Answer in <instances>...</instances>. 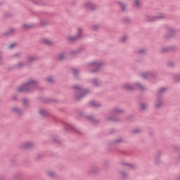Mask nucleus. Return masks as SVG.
I'll list each match as a JSON object with an SVG mask.
<instances>
[{
  "mask_svg": "<svg viewBox=\"0 0 180 180\" xmlns=\"http://www.w3.org/2000/svg\"><path fill=\"white\" fill-rule=\"evenodd\" d=\"M75 101H81L85 98L88 94H91V90L85 89L82 86H73Z\"/></svg>",
  "mask_w": 180,
  "mask_h": 180,
  "instance_id": "f257e3e1",
  "label": "nucleus"
},
{
  "mask_svg": "<svg viewBox=\"0 0 180 180\" xmlns=\"http://www.w3.org/2000/svg\"><path fill=\"white\" fill-rule=\"evenodd\" d=\"M39 82L36 80L29 79L26 83L20 86L18 92H32L34 88H37Z\"/></svg>",
  "mask_w": 180,
  "mask_h": 180,
  "instance_id": "f03ea898",
  "label": "nucleus"
},
{
  "mask_svg": "<svg viewBox=\"0 0 180 180\" xmlns=\"http://www.w3.org/2000/svg\"><path fill=\"white\" fill-rule=\"evenodd\" d=\"M134 4L136 8H140V0H135Z\"/></svg>",
  "mask_w": 180,
  "mask_h": 180,
  "instance_id": "c03bdc74",
  "label": "nucleus"
},
{
  "mask_svg": "<svg viewBox=\"0 0 180 180\" xmlns=\"http://www.w3.org/2000/svg\"><path fill=\"white\" fill-rule=\"evenodd\" d=\"M141 77L143 79H148V78H155L157 77V72H147L141 74Z\"/></svg>",
  "mask_w": 180,
  "mask_h": 180,
  "instance_id": "0eeeda50",
  "label": "nucleus"
},
{
  "mask_svg": "<svg viewBox=\"0 0 180 180\" xmlns=\"http://www.w3.org/2000/svg\"><path fill=\"white\" fill-rule=\"evenodd\" d=\"M174 81L176 82H180V75H176L174 76Z\"/></svg>",
  "mask_w": 180,
  "mask_h": 180,
  "instance_id": "79ce46f5",
  "label": "nucleus"
},
{
  "mask_svg": "<svg viewBox=\"0 0 180 180\" xmlns=\"http://www.w3.org/2000/svg\"><path fill=\"white\" fill-rule=\"evenodd\" d=\"M124 165H125V166L127 167L125 169H134V168H136V167L131 164L124 163Z\"/></svg>",
  "mask_w": 180,
  "mask_h": 180,
  "instance_id": "c756f323",
  "label": "nucleus"
},
{
  "mask_svg": "<svg viewBox=\"0 0 180 180\" xmlns=\"http://www.w3.org/2000/svg\"><path fill=\"white\" fill-rule=\"evenodd\" d=\"M174 62L167 63V67H169L170 68H172V67H174Z\"/></svg>",
  "mask_w": 180,
  "mask_h": 180,
  "instance_id": "de8ad7c7",
  "label": "nucleus"
},
{
  "mask_svg": "<svg viewBox=\"0 0 180 180\" xmlns=\"http://www.w3.org/2000/svg\"><path fill=\"white\" fill-rule=\"evenodd\" d=\"M53 142L56 143V144H61V139H60V138H58V137L53 138Z\"/></svg>",
  "mask_w": 180,
  "mask_h": 180,
  "instance_id": "e433bc0d",
  "label": "nucleus"
},
{
  "mask_svg": "<svg viewBox=\"0 0 180 180\" xmlns=\"http://www.w3.org/2000/svg\"><path fill=\"white\" fill-rule=\"evenodd\" d=\"M15 32V29H10L9 31H7L4 33V36H11V34H13Z\"/></svg>",
  "mask_w": 180,
  "mask_h": 180,
  "instance_id": "393cba45",
  "label": "nucleus"
},
{
  "mask_svg": "<svg viewBox=\"0 0 180 180\" xmlns=\"http://www.w3.org/2000/svg\"><path fill=\"white\" fill-rule=\"evenodd\" d=\"M165 18H167L165 14L160 13L155 16L146 15L145 20L146 22H155L157 20H161V19H165Z\"/></svg>",
  "mask_w": 180,
  "mask_h": 180,
  "instance_id": "20e7f679",
  "label": "nucleus"
},
{
  "mask_svg": "<svg viewBox=\"0 0 180 180\" xmlns=\"http://www.w3.org/2000/svg\"><path fill=\"white\" fill-rule=\"evenodd\" d=\"M119 143H123V139H115V141H113L114 144H119Z\"/></svg>",
  "mask_w": 180,
  "mask_h": 180,
  "instance_id": "ea45409f",
  "label": "nucleus"
},
{
  "mask_svg": "<svg viewBox=\"0 0 180 180\" xmlns=\"http://www.w3.org/2000/svg\"><path fill=\"white\" fill-rule=\"evenodd\" d=\"M87 67H91L93 69L90 71V72H91V74H95V72H99L101 68L103 67V63L101 61L90 62L87 64Z\"/></svg>",
  "mask_w": 180,
  "mask_h": 180,
  "instance_id": "7ed1b4c3",
  "label": "nucleus"
},
{
  "mask_svg": "<svg viewBox=\"0 0 180 180\" xmlns=\"http://www.w3.org/2000/svg\"><path fill=\"white\" fill-rule=\"evenodd\" d=\"M86 8L90 11H95L96 9H98V6L91 1H88L86 3Z\"/></svg>",
  "mask_w": 180,
  "mask_h": 180,
  "instance_id": "9d476101",
  "label": "nucleus"
},
{
  "mask_svg": "<svg viewBox=\"0 0 180 180\" xmlns=\"http://www.w3.org/2000/svg\"><path fill=\"white\" fill-rule=\"evenodd\" d=\"M13 101H18V96H13Z\"/></svg>",
  "mask_w": 180,
  "mask_h": 180,
  "instance_id": "6e6d98bb",
  "label": "nucleus"
},
{
  "mask_svg": "<svg viewBox=\"0 0 180 180\" xmlns=\"http://www.w3.org/2000/svg\"><path fill=\"white\" fill-rule=\"evenodd\" d=\"M18 178H19V174H17V175H15V176H13V180H16V179H18Z\"/></svg>",
  "mask_w": 180,
  "mask_h": 180,
  "instance_id": "5fc2aeb1",
  "label": "nucleus"
},
{
  "mask_svg": "<svg viewBox=\"0 0 180 180\" xmlns=\"http://www.w3.org/2000/svg\"><path fill=\"white\" fill-rule=\"evenodd\" d=\"M13 57H15L16 58H22V52H18L15 53Z\"/></svg>",
  "mask_w": 180,
  "mask_h": 180,
  "instance_id": "4c0bfd02",
  "label": "nucleus"
},
{
  "mask_svg": "<svg viewBox=\"0 0 180 180\" xmlns=\"http://www.w3.org/2000/svg\"><path fill=\"white\" fill-rule=\"evenodd\" d=\"M174 36H175V30L170 27L167 28V33L165 36L166 39H171Z\"/></svg>",
  "mask_w": 180,
  "mask_h": 180,
  "instance_id": "9b49d317",
  "label": "nucleus"
},
{
  "mask_svg": "<svg viewBox=\"0 0 180 180\" xmlns=\"http://www.w3.org/2000/svg\"><path fill=\"white\" fill-rule=\"evenodd\" d=\"M13 112H15L16 115L18 116H22L23 115V110L22 109L19 108V107H13L12 108Z\"/></svg>",
  "mask_w": 180,
  "mask_h": 180,
  "instance_id": "f3484780",
  "label": "nucleus"
},
{
  "mask_svg": "<svg viewBox=\"0 0 180 180\" xmlns=\"http://www.w3.org/2000/svg\"><path fill=\"white\" fill-rule=\"evenodd\" d=\"M86 119L93 123L94 124H98L99 123V120H96V118L94 116H86Z\"/></svg>",
  "mask_w": 180,
  "mask_h": 180,
  "instance_id": "ddd939ff",
  "label": "nucleus"
},
{
  "mask_svg": "<svg viewBox=\"0 0 180 180\" xmlns=\"http://www.w3.org/2000/svg\"><path fill=\"white\" fill-rule=\"evenodd\" d=\"M39 114L41 115V116L42 117H49V112H47L46 110H39Z\"/></svg>",
  "mask_w": 180,
  "mask_h": 180,
  "instance_id": "a878e982",
  "label": "nucleus"
},
{
  "mask_svg": "<svg viewBox=\"0 0 180 180\" xmlns=\"http://www.w3.org/2000/svg\"><path fill=\"white\" fill-rule=\"evenodd\" d=\"M25 63L22 61H20L18 63L17 65H15V68H16L17 70H22V68L25 67Z\"/></svg>",
  "mask_w": 180,
  "mask_h": 180,
  "instance_id": "5701e85b",
  "label": "nucleus"
},
{
  "mask_svg": "<svg viewBox=\"0 0 180 180\" xmlns=\"http://www.w3.org/2000/svg\"><path fill=\"white\" fill-rule=\"evenodd\" d=\"M34 146V143L33 142H27L22 145V148L25 150H29L30 148H32Z\"/></svg>",
  "mask_w": 180,
  "mask_h": 180,
  "instance_id": "6ab92c4d",
  "label": "nucleus"
},
{
  "mask_svg": "<svg viewBox=\"0 0 180 180\" xmlns=\"http://www.w3.org/2000/svg\"><path fill=\"white\" fill-rule=\"evenodd\" d=\"M98 27H99V26H98V25H93L91 27V29H93V30H98Z\"/></svg>",
  "mask_w": 180,
  "mask_h": 180,
  "instance_id": "3c124183",
  "label": "nucleus"
},
{
  "mask_svg": "<svg viewBox=\"0 0 180 180\" xmlns=\"http://www.w3.org/2000/svg\"><path fill=\"white\" fill-rule=\"evenodd\" d=\"M90 104H91V105L94 106V108H101V104L96 103V102L95 101H91Z\"/></svg>",
  "mask_w": 180,
  "mask_h": 180,
  "instance_id": "c9c22d12",
  "label": "nucleus"
},
{
  "mask_svg": "<svg viewBox=\"0 0 180 180\" xmlns=\"http://www.w3.org/2000/svg\"><path fill=\"white\" fill-rule=\"evenodd\" d=\"M161 106H162V98H158L155 104V108L158 109L159 108H161Z\"/></svg>",
  "mask_w": 180,
  "mask_h": 180,
  "instance_id": "412c9836",
  "label": "nucleus"
},
{
  "mask_svg": "<svg viewBox=\"0 0 180 180\" xmlns=\"http://www.w3.org/2000/svg\"><path fill=\"white\" fill-rule=\"evenodd\" d=\"M131 20L130 18L125 17L122 19V22L124 23V25H127L129 23H130Z\"/></svg>",
  "mask_w": 180,
  "mask_h": 180,
  "instance_id": "72a5a7b5",
  "label": "nucleus"
},
{
  "mask_svg": "<svg viewBox=\"0 0 180 180\" xmlns=\"http://www.w3.org/2000/svg\"><path fill=\"white\" fill-rule=\"evenodd\" d=\"M141 130L140 129H135L132 130V134H137L138 133H141Z\"/></svg>",
  "mask_w": 180,
  "mask_h": 180,
  "instance_id": "a19ab883",
  "label": "nucleus"
},
{
  "mask_svg": "<svg viewBox=\"0 0 180 180\" xmlns=\"http://www.w3.org/2000/svg\"><path fill=\"white\" fill-rule=\"evenodd\" d=\"M22 102H23L24 106H25V108H27L29 100H27V98H23Z\"/></svg>",
  "mask_w": 180,
  "mask_h": 180,
  "instance_id": "58836bf2",
  "label": "nucleus"
},
{
  "mask_svg": "<svg viewBox=\"0 0 180 180\" xmlns=\"http://www.w3.org/2000/svg\"><path fill=\"white\" fill-rule=\"evenodd\" d=\"M177 180H180V176H179V177L177 178Z\"/></svg>",
  "mask_w": 180,
  "mask_h": 180,
  "instance_id": "bf43d9fd",
  "label": "nucleus"
},
{
  "mask_svg": "<svg viewBox=\"0 0 180 180\" xmlns=\"http://www.w3.org/2000/svg\"><path fill=\"white\" fill-rule=\"evenodd\" d=\"M179 160H180V156H179Z\"/></svg>",
  "mask_w": 180,
  "mask_h": 180,
  "instance_id": "052dcab7",
  "label": "nucleus"
},
{
  "mask_svg": "<svg viewBox=\"0 0 180 180\" xmlns=\"http://www.w3.org/2000/svg\"><path fill=\"white\" fill-rule=\"evenodd\" d=\"M64 58H65V53L64 52H62L58 55V60H59V61H63Z\"/></svg>",
  "mask_w": 180,
  "mask_h": 180,
  "instance_id": "bb28decb",
  "label": "nucleus"
},
{
  "mask_svg": "<svg viewBox=\"0 0 180 180\" xmlns=\"http://www.w3.org/2000/svg\"><path fill=\"white\" fill-rule=\"evenodd\" d=\"M41 26H44V25H47V22H46L44 20H41Z\"/></svg>",
  "mask_w": 180,
  "mask_h": 180,
  "instance_id": "603ef678",
  "label": "nucleus"
},
{
  "mask_svg": "<svg viewBox=\"0 0 180 180\" xmlns=\"http://www.w3.org/2000/svg\"><path fill=\"white\" fill-rule=\"evenodd\" d=\"M33 1V0H32ZM33 4H34L35 5H39V3L37 1H33Z\"/></svg>",
  "mask_w": 180,
  "mask_h": 180,
  "instance_id": "4d7b16f0",
  "label": "nucleus"
},
{
  "mask_svg": "<svg viewBox=\"0 0 180 180\" xmlns=\"http://www.w3.org/2000/svg\"><path fill=\"white\" fill-rule=\"evenodd\" d=\"M65 130H66L67 131H70V130H72V131H74V133L81 134V131H79V129L72 125V124H67L66 127H65Z\"/></svg>",
  "mask_w": 180,
  "mask_h": 180,
  "instance_id": "6e6552de",
  "label": "nucleus"
},
{
  "mask_svg": "<svg viewBox=\"0 0 180 180\" xmlns=\"http://www.w3.org/2000/svg\"><path fill=\"white\" fill-rule=\"evenodd\" d=\"M138 54H141V55L146 54V49H139L138 51Z\"/></svg>",
  "mask_w": 180,
  "mask_h": 180,
  "instance_id": "37998d69",
  "label": "nucleus"
},
{
  "mask_svg": "<svg viewBox=\"0 0 180 180\" xmlns=\"http://www.w3.org/2000/svg\"><path fill=\"white\" fill-rule=\"evenodd\" d=\"M120 113H123V110L119 108H114L110 112V115L112 116H117V115H120Z\"/></svg>",
  "mask_w": 180,
  "mask_h": 180,
  "instance_id": "4468645a",
  "label": "nucleus"
},
{
  "mask_svg": "<svg viewBox=\"0 0 180 180\" xmlns=\"http://www.w3.org/2000/svg\"><path fill=\"white\" fill-rule=\"evenodd\" d=\"M100 169L99 167L96 166L91 167L88 170V174H98L99 172Z\"/></svg>",
  "mask_w": 180,
  "mask_h": 180,
  "instance_id": "f8f14e48",
  "label": "nucleus"
},
{
  "mask_svg": "<svg viewBox=\"0 0 180 180\" xmlns=\"http://www.w3.org/2000/svg\"><path fill=\"white\" fill-rule=\"evenodd\" d=\"M0 180H4V176H0Z\"/></svg>",
  "mask_w": 180,
  "mask_h": 180,
  "instance_id": "13d9d810",
  "label": "nucleus"
},
{
  "mask_svg": "<svg viewBox=\"0 0 180 180\" xmlns=\"http://www.w3.org/2000/svg\"><path fill=\"white\" fill-rule=\"evenodd\" d=\"M22 27H23V29H29V28L32 27V26L30 25H27V24H24L22 25Z\"/></svg>",
  "mask_w": 180,
  "mask_h": 180,
  "instance_id": "49530a36",
  "label": "nucleus"
},
{
  "mask_svg": "<svg viewBox=\"0 0 180 180\" xmlns=\"http://www.w3.org/2000/svg\"><path fill=\"white\" fill-rule=\"evenodd\" d=\"M106 120H110V122H120V120L118 118L113 117H108L106 118Z\"/></svg>",
  "mask_w": 180,
  "mask_h": 180,
  "instance_id": "7c9ffc66",
  "label": "nucleus"
},
{
  "mask_svg": "<svg viewBox=\"0 0 180 180\" xmlns=\"http://www.w3.org/2000/svg\"><path fill=\"white\" fill-rule=\"evenodd\" d=\"M71 71H72V72L74 77H75V78H78V74H79V71H78V69L72 68V69H71Z\"/></svg>",
  "mask_w": 180,
  "mask_h": 180,
  "instance_id": "cd10ccee",
  "label": "nucleus"
},
{
  "mask_svg": "<svg viewBox=\"0 0 180 180\" xmlns=\"http://www.w3.org/2000/svg\"><path fill=\"white\" fill-rule=\"evenodd\" d=\"M46 81H47V82H53V78L52 77H48L46 79Z\"/></svg>",
  "mask_w": 180,
  "mask_h": 180,
  "instance_id": "8fccbe9b",
  "label": "nucleus"
},
{
  "mask_svg": "<svg viewBox=\"0 0 180 180\" xmlns=\"http://www.w3.org/2000/svg\"><path fill=\"white\" fill-rule=\"evenodd\" d=\"M165 91H167L166 88H161L160 89H159L156 94L157 98L161 99V96H162L164 94H165Z\"/></svg>",
  "mask_w": 180,
  "mask_h": 180,
  "instance_id": "a211bd4d",
  "label": "nucleus"
},
{
  "mask_svg": "<svg viewBox=\"0 0 180 180\" xmlns=\"http://www.w3.org/2000/svg\"><path fill=\"white\" fill-rule=\"evenodd\" d=\"M126 39H127V37L126 36H123L122 38H121V41L122 43H124V41H126Z\"/></svg>",
  "mask_w": 180,
  "mask_h": 180,
  "instance_id": "09e8293b",
  "label": "nucleus"
},
{
  "mask_svg": "<svg viewBox=\"0 0 180 180\" xmlns=\"http://www.w3.org/2000/svg\"><path fill=\"white\" fill-rule=\"evenodd\" d=\"M168 51H174V48L172 46L162 49V53H168Z\"/></svg>",
  "mask_w": 180,
  "mask_h": 180,
  "instance_id": "b1692460",
  "label": "nucleus"
},
{
  "mask_svg": "<svg viewBox=\"0 0 180 180\" xmlns=\"http://www.w3.org/2000/svg\"><path fill=\"white\" fill-rule=\"evenodd\" d=\"M82 30L81 28H78L77 34L75 36L69 37L68 38V40L70 43H74V42L79 40V39H82Z\"/></svg>",
  "mask_w": 180,
  "mask_h": 180,
  "instance_id": "423d86ee",
  "label": "nucleus"
},
{
  "mask_svg": "<svg viewBox=\"0 0 180 180\" xmlns=\"http://www.w3.org/2000/svg\"><path fill=\"white\" fill-rule=\"evenodd\" d=\"M161 151L158 152L156 155L155 156V164H160L161 162V160H160V156L162 155Z\"/></svg>",
  "mask_w": 180,
  "mask_h": 180,
  "instance_id": "4be33fe9",
  "label": "nucleus"
},
{
  "mask_svg": "<svg viewBox=\"0 0 180 180\" xmlns=\"http://www.w3.org/2000/svg\"><path fill=\"white\" fill-rule=\"evenodd\" d=\"M41 43L46 44L47 46H51V41L49 39H42Z\"/></svg>",
  "mask_w": 180,
  "mask_h": 180,
  "instance_id": "2f4dec72",
  "label": "nucleus"
},
{
  "mask_svg": "<svg viewBox=\"0 0 180 180\" xmlns=\"http://www.w3.org/2000/svg\"><path fill=\"white\" fill-rule=\"evenodd\" d=\"M48 175L51 176V178H56V176H57V173L53 170H51L48 172Z\"/></svg>",
  "mask_w": 180,
  "mask_h": 180,
  "instance_id": "c85d7f7f",
  "label": "nucleus"
},
{
  "mask_svg": "<svg viewBox=\"0 0 180 180\" xmlns=\"http://www.w3.org/2000/svg\"><path fill=\"white\" fill-rule=\"evenodd\" d=\"M82 51H84V48L79 47L75 50L70 51L69 52V56H70V57H77V56H78V54H81V53H82Z\"/></svg>",
  "mask_w": 180,
  "mask_h": 180,
  "instance_id": "1a4fd4ad",
  "label": "nucleus"
},
{
  "mask_svg": "<svg viewBox=\"0 0 180 180\" xmlns=\"http://www.w3.org/2000/svg\"><path fill=\"white\" fill-rule=\"evenodd\" d=\"M15 46H16L15 44H11L9 46V49H13V47H15Z\"/></svg>",
  "mask_w": 180,
  "mask_h": 180,
  "instance_id": "864d4df0",
  "label": "nucleus"
},
{
  "mask_svg": "<svg viewBox=\"0 0 180 180\" xmlns=\"http://www.w3.org/2000/svg\"><path fill=\"white\" fill-rule=\"evenodd\" d=\"M39 60V58L35 56H27V61L29 63H34V61H37Z\"/></svg>",
  "mask_w": 180,
  "mask_h": 180,
  "instance_id": "2eb2a0df",
  "label": "nucleus"
},
{
  "mask_svg": "<svg viewBox=\"0 0 180 180\" xmlns=\"http://www.w3.org/2000/svg\"><path fill=\"white\" fill-rule=\"evenodd\" d=\"M123 88L125 89V91H134V89H140L141 91H144V89H146L144 86L141 85L140 83H136L133 86L125 84Z\"/></svg>",
  "mask_w": 180,
  "mask_h": 180,
  "instance_id": "39448f33",
  "label": "nucleus"
},
{
  "mask_svg": "<svg viewBox=\"0 0 180 180\" xmlns=\"http://www.w3.org/2000/svg\"><path fill=\"white\" fill-rule=\"evenodd\" d=\"M3 61H4V55L2 54V52H0V64H2Z\"/></svg>",
  "mask_w": 180,
  "mask_h": 180,
  "instance_id": "a18cd8bd",
  "label": "nucleus"
},
{
  "mask_svg": "<svg viewBox=\"0 0 180 180\" xmlns=\"http://www.w3.org/2000/svg\"><path fill=\"white\" fill-rule=\"evenodd\" d=\"M120 174H121L122 179H126L128 176L127 173H126L124 171L120 172Z\"/></svg>",
  "mask_w": 180,
  "mask_h": 180,
  "instance_id": "f704fd0d",
  "label": "nucleus"
},
{
  "mask_svg": "<svg viewBox=\"0 0 180 180\" xmlns=\"http://www.w3.org/2000/svg\"><path fill=\"white\" fill-rule=\"evenodd\" d=\"M91 84L92 85H94V86H99L100 85H101V80L98 79H94L93 80L91 81Z\"/></svg>",
  "mask_w": 180,
  "mask_h": 180,
  "instance_id": "aec40b11",
  "label": "nucleus"
},
{
  "mask_svg": "<svg viewBox=\"0 0 180 180\" xmlns=\"http://www.w3.org/2000/svg\"><path fill=\"white\" fill-rule=\"evenodd\" d=\"M139 109V110H141V112L147 110V109H148V104L146 103H140Z\"/></svg>",
  "mask_w": 180,
  "mask_h": 180,
  "instance_id": "dca6fc26",
  "label": "nucleus"
},
{
  "mask_svg": "<svg viewBox=\"0 0 180 180\" xmlns=\"http://www.w3.org/2000/svg\"><path fill=\"white\" fill-rule=\"evenodd\" d=\"M122 11H123V12H126V4L122 3V2H118Z\"/></svg>",
  "mask_w": 180,
  "mask_h": 180,
  "instance_id": "473e14b6",
  "label": "nucleus"
}]
</instances>
